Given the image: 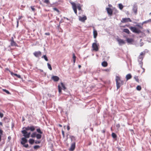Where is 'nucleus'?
<instances>
[{
	"mask_svg": "<svg viewBox=\"0 0 151 151\" xmlns=\"http://www.w3.org/2000/svg\"><path fill=\"white\" fill-rule=\"evenodd\" d=\"M3 116V114L2 113H1V112H0V117L1 118H2Z\"/></svg>",
	"mask_w": 151,
	"mask_h": 151,
	"instance_id": "47",
	"label": "nucleus"
},
{
	"mask_svg": "<svg viewBox=\"0 0 151 151\" xmlns=\"http://www.w3.org/2000/svg\"><path fill=\"white\" fill-rule=\"evenodd\" d=\"M44 2L46 4H48L49 3V0H45V1H44Z\"/></svg>",
	"mask_w": 151,
	"mask_h": 151,
	"instance_id": "42",
	"label": "nucleus"
},
{
	"mask_svg": "<svg viewBox=\"0 0 151 151\" xmlns=\"http://www.w3.org/2000/svg\"><path fill=\"white\" fill-rule=\"evenodd\" d=\"M97 31L95 29H93V37L94 38H96L97 36Z\"/></svg>",
	"mask_w": 151,
	"mask_h": 151,
	"instance_id": "18",
	"label": "nucleus"
},
{
	"mask_svg": "<svg viewBox=\"0 0 151 151\" xmlns=\"http://www.w3.org/2000/svg\"><path fill=\"white\" fill-rule=\"evenodd\" d=\"M24 136V137L22 138L21 140V143L22 145H24V144L27 143L28 142V140L27 139V138L25 136Z\"/></svg>",
	"mask_w": 151,
	"mask_h": 151,
	"instance_id": "9",
	"label": "nucleus"
},
{
	"mask_svg": "<svg viewBox=\"0 0 151 151\" xmlns=\"http://www.w3.org/2000/svg\"><path fill=\"white\" fill-rule=\"evenodd\" d=\"M22 17L21 16H19V17L18 19V20H19V19H21L22 18Z\"/></svg>",
	"mask_w": 151,
	"mask_h": 151,
	"instance_id": "61",
	"label": "nucleus"
},
{
	"mask_svg": "<svg viewBox=\"0 0 151 151\" xmlns=\"http://www.w3.org/2000/svg\"><path fill=\"white\" fill-rule=\"evenodd\" d=\"M17 77H18V78H21V76L19 75H18L17 74Z\"/></svg>",
	"mask_w": 151,
	"mask_h": 151,
	"instance_id": "51",
	"label": "nucleus"
},
{
	"mask_svg": "<svg viewBox=\"0 0 151 151\" xmlns=\"http://www.w3.org/2000/svg\"><path fill=\"white\" fill-rule=\"evenodd\" d=\"M73 59H76V57L75 56V54L74 53L73 54Z\"/></svg>",
	"mask_w": 151,
	"mask_h": 151,
	"instance_id": "44",
	"label": "nucleus"
},
{
	"mask_svg": "<svg viewBox=\"0 0 151 151\" xmlns=\"http://www.w3.org/2000/svg\"><path fill=\"white\" fill-rule=\"evenodd\" d=\"M145 24L147 23H151V19H149L148 20L145 21Z\"/></svg>",
	"mask_w": 151,
	"mask_h": 151,
	"instance_id": "39",
	"label": "nucleus"
},
{
	"mask_svg": "<svg viewBox=\"0 0 151 151\" xmlns=\"http://www.w3.org/2000/svg\"><path fill=\"white\" fill-rule=\"evenodd\" d=\"M127 41L128 43H131L133 41V40L132 38H127Z\"/></svg>",
	"mask_w": 151,
	"mask_h": 151,
	"instance_id": "23",
	"label": "nucleus"
},
{
	"mask_svg": "<svg viewBox=\"0 0 151 151\" xmlns=\"http://www.w3.org/2000/svg\"><path fill=\"white\" fill-rule=\"evenodd\" d=\"M111 136L113 137V138L114 139L116 138L117 137V135L114 132H113L112 133Z\"/></svg>",
	"mask_w": 151,
	"mask_h": 151,
	"instance_id": "31",
	"label": "nucleus"
},
{
	"mask_svg": "<svg viewBox=\"0 0 151 151\" xmlns=\"http://www.w3.org/2000/svg\"><path fill=\"white\" fill-rule=\"evenodd\" d=\"M116 126L117 127H120V125L119 124H117L116 125Z\"/></svg>",
	"mask_w": 151,
	"mask_h": 151,
	"instance_id": "60",
	"label": "nucleus"
},
{
	"mask_svg": "<svg viewBox=\"0 0 151 151\" xmlns=\"http://www.w3.org/2000/svg\"><path fill=\"white\" fill-rule=\"evenodd\" d=\"M106 10L108 14L110 16H112L113 14V11L112 9L109 8H106Z\"/></svg>",
	"mask_w": 151,
	"mask_h": 151,
	"instance_id": "11",
	"label": "nucleus"
},
{
	"mask_svg": "<svg viewBox=\"0 0 151 151\" xmlns=\"http://www.w3.org/2000/svg\"><path fill=\"white\" fill-rule=\"evenodd\" d=\"M28 130H26V129H24L21 131V132L23 134V136H25L27 138H28L30 137L31 132H28L27 131Z\"/></svg>",
	"mask_w": 151,
	"mask_h": 151,
	"instance_id": "4",
	"label": "nucleus"
},
{
	"mask_svg": "<svg viewBox=\"0 0 151 151\" xmlns=\"http://www.w3.org/2000/svg\"><path fill=\"white\" fill-rule=\"evenodd\" d=\"M42 58H43L46 61H48V59L46 55H44L42 57Z\"/></svg>",
	"mask_w": 151,
	"mask_h": 151,
	"instance_id": "32",
	"label": "nucleus"
},
{
	"mask_svg": "<svg viewBox=\"0 0 151 151\" xmlns=\"http://www.w3.org/2000/svg\"><path fill=\"white\" fill-rule=\"evenodd\" d=\"M12 40H14V38H13V37H12L11 38V40H10V41H11Z\"/></svg>",
	"mask_w": 151,
	"mask_h": 151,
	"instance_id": "58",
	"label": "nucleus"
},
{
	"mask_svg": "<svg viewBox=\"0 0 151 151\" xmlns=\"http://www.w3.org/2000/svg\"><path fill=\"white\" fill-rule=\"evenodd\" d=\"M130 29L133 32L139 34L142 33L141 31L138 28L133 27H130Z\"/></svg>",
	"mask_w": 151,
	"mask_h": 151,
	"instance_id": "3",
	"label": "nucleus"
},
{
	"mask_svg": "<svg viewBox=\"0 0 151 151\" xmlns=\"http://www.w3.org/2000/svg\"><path fill=\"white\" fill-rule=\"evenodd\" d=\"M104 70L106 71V72H108L110 71V69H109L107 68V69H104Z\"/></svg>",
	"mask_w": 151,
	"mask_h": 151,
	"instance_id": "45",
	"label": "nucleus"
},
{
	"mask_svg": "<svg viewBox=\"0 0 151 151\" xmlns=\"http://www.w3.org/2000/svg\"><path fill=\"white\" fill-rule=\"evenodd\" d=\"M71 4L72 6V8L75 14L77 15V7L76 6V4L74 2H72L71 3Z\"/></svg>",
	"mask_w": 151,
	"mask_h": 151,
	"instance_id": "8",
	"label": "nucleus"
},
{
	"mask_svg": "<svg viewBox=\"0 0 151 151\" xmlns=\"http://www.w3.org/2000/svg\"><path fill=\"white\" fill-rule=\"evenodd\" d=\"M136 89L138 91H140L141 89V87L139 85L137 86Z\"/></svg>",
	"mask_w": 151,
	"mask_h": 151,
	"instance_id": "38",
	"label": "nucleus"
},
{
	"mask_svg": "<svg viewBox=\"0 0 151 151\" xmlns=\"http://www.w3.org/2000/svg\"><path fill=\"white\" fill-rule=\"evenodd\" d=\"M76 6L77 7V9L78 8V10L80 11L81 10V5L80 4L78 3L76 4Z\"/></svg>",
	"mask_w": 151,
	"mask_h": 151,
	"instance_id": "21",
	"label": "nucleus"
},
{
	"mask_svg": "<svg viewBox=\"0 0 151 151\" xmlns=\"http://www.w3.org/2000/svg\"><path fill=\"white\" fill-rule=\"evenodd\" d=\"M61 86L63 88V89L64 90H65L66 89V87H65L64 84L62 83H61Z\"/></svg>",
	"mask_w": 151,
	"mask_h": 151,
	"instance_id": "33",
	"label": "nucleus"
},
{
	"mask_svg": "<svg viewBox=\"0 0 151 151\" xmlns=\"http://www.w3.org/2000/svg\"><path fill=\"white\" fill-rule=\"evenodd\" d=\"M70 129V127L69 126H68L67 127V129L68 131H69Z\"/></svg>",
	"mask_w": 151,
	"mask_h": 151,
	"instance_id": "53",
	"label": "nucleus"
},
{
	"mask_svg": "<svg viewBox=\"0 0 151 151\" xmlns=\"http://www.w3.org/2000/svg\"><path fill=\"white\" fill-rule=\"evenodd\" d=\"M144 44V43L143 42H141L140 43V47H142V46Z\"/></svg>",
	"mask_w": 151,
	"mask_h": 151,
	"instance_id": "52",
	"label": "nucleus"
},
{
	"mask_svg": "<svg viewBox=\"0 0 151 151\" xmlns=\"http://www.w3.org/2000/svg\"><path fill=\"white\" fill-rule=\"evenodd\" d=\"M34 55L36 57H39L41 55V52L40 51H36L33 53Z\"/></svg>",
	"mask_w": 151,
	"mask_h": 151,
	"instance_id": "13",
	"label": "nucleus"
},
{
	"mask_svg": "<svg viewBox=\"0 0 151 151\" xmlns=\"http://www.w3.org/2000/svg\"><path fill=\"white\" fill-rule=\"evenodd\" d=\"M36 131L39 134H42L43 133L39 127L36 129Z\"/></svg>",
	"mask_w": 151,
	"mask_h": 151,
	"instance_id": "27",
	"label": "nucleus"
},
{
	"mask_svg": "<svg viewBox=\"0 0 151 151\" xmlns=\"http://www.w3.org/2000/svg\"><path fill=\"white\" fill-rule=\"evenodd\" d=\"M53 9L54 10L57 12H59V10L56 8H54Z\"/></svg>",
	"mask_w": 151,
	"mask_h": 151,
	"instance_id": "43",
	"label": "nucleus"
},
{
	"mask_svg": "<svg viewBox=\"0 0 151 151\" xmlns=\"http://www.w3.org/2000/svg\"><path fill=\"white\" fill-rule=\"evenodd\" d=\"M115 81L117 89H118L121 86L124 84V81L121 80L120 77L119 76H116Z\"/></svg>",
	"mask_w": 151,
	"mask_h": 151,
	"instance_id": "1",
	"label": "nucleus"
},
{
	"mask_svg": "<svg viewBox=\"0 0 151 151\" xmlns=\"http://www.w3.org/2000/svg\"><path fill=\"white\" fill-rule=\"evenodd\" d=\"M140 23H137V24L136 25V26L138 27L140 29H142L143 28V27L141 25H140Z\"/></svg>",
	"mask_w": 151,
	"mask_h": 151,
	"instance_id": "28",
	"label": "nucleus"
},
{
	"mask_svg": "<svg viewBox=\"0 0 151 151\" xmlns=\"http://www.w3.org/2000/svg\"><path fill=\"white\" fill-rule=\"evenodd\" d=\"M118 6H119V9L121 10H122L124 7L123 6L121 3H120V4H119Z\"/></svg>",
	"mask_w": 151,
	"mask_h": 151,
	"instance_id": "30",
	"label": "nucleus"
},
{
	"mask_svg": "<svg viewBox=\"0 0 151 151\" xmlns=\"http://www.w3.org/2000/svg\"><path fill=\"white\" fill-rule=\"evenodd\" d=\"M37 133L36 132H34L31 135L30 137L32 138H35L36 137Z\"/></svg>",
	"mask_w": 151,
	"mask_h": 151,
	"instance_id": "24",
	"label": "nucleus"
},
{
	"mask_svg": "<svg viewBox=\"0 0 151 151\" xmlns=\"http://www.w3.org/2000/svg\"><path fill=\"white\" fill-rule=\"evenodd\" d=\"M14 126V125L12 123V128H13Z\"/></svg>",
	"mask_w": 151,
	"mask_h": 151,
	"instance_id": "64",
	"label": "nucleus"
},
{
	"mask_svg": "<svg viewBox=\"0 0 151 151\" xmlns=\"http://www.w3.org/2000/svg\"><path fill=\"white\" fill-rule=\"evenodd\" d=\"M99 44H97L96 42L93 43L92 45V47L93 50L96 51H98L99 50Z\"/></svg>",
	"mask_w": 151,
	"mask_h": 151,
	"instance_id": "6",
	"label": "nucleus"
},
{
	"mask_svg": "<svg viewBox=\"0 0 151 151\" xmlns=\"http://www.w3.org/2000/svg\"><path fill=\"white\" fill-rule=\"evenodd\" d=\"M28 142L31 145H32L35 142V140L33 139H30Z\"/></svg>",
	"mask_w": 151,
	"mask_h": 151,
	"instance_id": "20",
	"label": "nucleus"
},
{
	"mask_svg": "<svg viewBox=\"0 0 151 151\" xmlns=\"http://www.w3.org/2000/svg\"><path fill=\"white\" fill-rule=\"evenodd\" d=\"M31 8L32 11H34L35 10V9L33 6H31Z\"/></svg>",
	"mask_w": 151,
	"mask_h": 151,
	"instance_id": "48",
	"label": "nucleus"
},
{
	"mask_svg": "<svg viewBox=\"0 0 151 151\" xmlns=\"http://www.w3.org/2000/svg\"><path fill=\"white\" fill-rule=\"evenodd\" d=\"M3 90L4 92H6L7 94H11L10 93L8 90H7L6 89H3Z\"/></svg>",
	"mask_w": 151,
	"mask_h": 151,
	"instance_id": "35",
	"label": "nucleus"
},
{
	"mask_svg": "<svg viewBox=\"0 0 151 151\" xmlns=\"http://www.w3.org/2000/svg\"><path fill=\"white\" fill-rule=\"evenodd\" d=\"M76 147V143L75 142L72 143L71 145L70 148L69 149L70 151H73Z\"/></svg>",
	"mask_w": 151,
	"mask_h": 151,
	"instance_id": "12",
	"label": "nucleus"
},
{
	"mask_svg": "<svg viewBox=\"0 0 151 151\" xmlns=\"http://www.w3.org/2000/svg\"><path fill=\"white\" fill-rule=\"evenodd\" d=\"M3 131L1 129H0V134H3Z\"/></svg>",
	"mask_w": 151,
	"mask_h": 151,
	"instance_id": "54",
	"label": "nucleus"
},
{
	"mask_svg": "<svg viewBox=\"0 0 151 151\" xmlns=\"http://www.w3.org/2000/svg\"><path fill=\"white\" fill-rule=\"evenodd\" d=\"M45 35H50V33L49 32H46L45 33Z\"/></svg>",
	"mask_w": 151,
	"mask_h": 151,
	"instance_id": "50",
	"label": "nucleus"
},
{
	"mask_svg": "<svg viewBox=\"0 0 151 151\" xmlns=\"http://www.w3.org/2000/svg\"><path fill=\"white\" fill-rule=\"evenodd\" d=\"M40 142H41V141H38V140H36L35 141V143L36 144H40Z\"/></svg>",
	"mask_w": 151,
	"mask_h": 151,
	"instance_id": "41",
	"label": "nucleus"
},
{
	"mask_svg": "<svg viewBox=\"0 0 151 151\" xmlns=\"http://www.w3.org/2000/svg\"><path fill=\"white\" fill-rule=\"evenodd\" d=\"M117 148L118 149V150H120V151H122V150H121V148L120 147H117Z\"/></svg>",
	"mask_w": 151,
	"mask_h": 151,
	"instance_id": "57",
	"label": "nucleus"
},
{
	"mask_svg": "<svg viewBox=\"0 0 151 151\" xmlns=\"http://www.w3.org/2000/svg\"><path fill=\"white\" fill-rule=\"evenodd\" d=\"M123 32L128 34H130V32L129 31V30L127 28L124 29L123 30Z\"/></svg>",
	"mask_w": 151,
	"mask_h": 151,
	"instance_id": "25",
	"label": "nucleus"
},
{
	"mask_svg": "<svg viewBox=\"0 0 151 151\" xmlns=\"http://www.w3.org/2000/svg\"><path fill=\"white\" fill-rule=\"evenodd\" d=\"M132 76L130 74H128L126 76V78L127 81H128L129 79H130L132 78Z\"/></svg>",
	"mask_w": 151,
	"mask_h": 151,
	"instance_id": "19",
	"label": "nucleus"
},
{
	"mask_svg": "<svg viewBox=\"0 0 151 151\" xmlns=\"http://www.w3.org/2000/svg\"><path fill=\"white\" fill-rule=\"evenodd\" d=\"M62 134L63 137H65L64 132L63 130H62Z\"/></svg>",
	"mask_w": 151,
	"mask_h": 151,
	"instance_id": "46",
	"label": "nucleus"
},
{
	"mask_svg": "<svg viewBox=\"0 0 151 151\" xmlns=\"http://www.w3.org/2000/svg\"><path fill=\"white\" fill-rule=\"evenodd\" d=\"M105 130H104L101 131V132H102V133H104L105 132Z\"/></svg>",
	"mask_w": 151,
	"mask_h": 151,
	"instance_id": "63",
	"label": "nucleus"
},
{
	"mask_svg": "<svg viewBox=\"0 0 151 151\" xmlns=\"http://www.w3.org/2000/svg\"><path fill=\"white\" fill-rule=\"evenodd\" d=\"M58 92L60 93L62 92V88L60 85H58Z\"/></svg>",
	"mask_w": 151,
	"mask_h": 151,
	"instance_id": "29",
	"label": "nucleus"
},
{
	"mask_svg": "<svg viewBox=\"0 0 151 151\" xmlns=\"http://www.w3.org/2000/svg\"><path fill=\"white\" fill-rule=\"evenodd\" d=\"M102 65L104 67H106L108 65L107 62L106 61L103 62L101 63Z\"/></svg>",
	"mask_w": 151,
	"mask_h": 151,
	"instance_id": "22",
	"label": "nucleus"
},
{
	"mask_svg": "<svg viewBox=\"0 0 151 151\" xmlns=\"http://www.w3.org/2000/svg\"><path fill=\"white\" fill-rule=\"evenodd\" d=\"M145 54V52H142L138 58V61L139 64L140 65L141 67H142V66L143 65V62H142V60L143 58V57L142 55H144Z\"/></svg>",
	"mask_w": 151,
	"mask_h": 151,
	"instance_id": "2",
	"label": "nucleus"
},
{
	"mask_svg": "<svg viewBox=\"0 0 151 151\" xmlns=\"http://www.w3.org/2000/svg\"><path fill=\"white\" fill-rule=\"evenodd\" d=\"M117 41L118 42L119 44V45H121L125 43V42L123 40L120 39H118Z\"/></svg>",
	"mask_w": 151,
	"mask_h": 151,
	"instance_id": "14",
	"label": "nucleus"
},
{
	"mask_svg": "<svg viewBox=\"0 0 151 151\" xmlns=\"http://www.w3.org/2000/svg\"><path fill=\"white\" fill-rule=\"evenodd\" d=\"M37 127H35L33 125H31L30 126L24 127L22 129H26V130H30L31 132H34L35 129V128Z\"/></svg>",
	"mask_w": 151,
	"mask_h": 151,
	"instance_id": "5",
	"label": "nucleus"
},
{
	"mask_svg": "<svg viewBox=\"0 0 151 151\" xmlns=\"http://www.w3.org/2000/svg\"><path fill=\"white\" fill-rule=\"evenodd\" d=\"M40 147V146L38 145H36L33 147V148L35 150H37Z\"/></svg>",
	"mask_w": 151,
	"mask_h": 151,
	"instance_id": "34",
	"label": "nucleus"
},
{
	"mask_svg": "<svg viewBox=\"0 0 151 151\" xmlns=\"http://www.w3.org/2000/svg\"><path fill=\"white\" fill-rule=\"evenodd\" d=\"M134 78L137 82H139V79H138V76H134Z\"/></svg>",
	"mask_w": 151,
	"mask_h": 151,
	"instance_id": "36",
	"label": "nucleus"
},
{
	"mask_svg": "<svg viewBox=\"0 0 151 151\" xmlns=\"http://www.w3.org/2000/svg\"><path fill=\"white\" fill-rule=\"evenodd\" d=\"M8 139L9 140H10L11 139V137L10 136H9L8 137Z\"/></svg>",
	"mask_w": 151,
	"mask_h": 151,
	"instance_id": "59",
	"label": "nucleus"
},
{
	"mask_svg": "<svg viewBox=\"0 0 151 151\" xmlns=\"http://www.w3.org/2000/svg\"><path fill=\"white\" fill-rule=\"evenodd\" d=\"M23 146L25 147V148H27L29 147L28 145V144H24V145H22Z\"/></svg>",
	"mask_w": 151,
	"mask_h": 151,
	"instance_id": "40",
	"label": "nucleus"
},
{
	"mask_svg": "<svg viewBox=\"0 0 151 151\" xmlns=\"http://www.w3.org/2000/svg\"><path fill=\"white\" fill-rule=\"evenodd\" d=\"M145 24V21L143 22L142 23H141V26H142L143 24Z\"/></svg>",
	"mask_w": 151,
	"mask_h": 151,
	"instance_id": "56",
	"label": "nucleus"
},
{
	"mask_svg": "<svg viewBox=\"0 0 151 151\" xmlns=\"http://www.w3.org/2000/svg\"><path fill=\"white\" fill-rule=\"evenodd\" d=\"M42 134H37L36 137L37 139H41L42 137Z\"/></svg>",
	"mask_w": 151,
	"mask_h": 151,
	"instance_id": "26",
	"label": "nucleus"
},
{
	"mask_svg": "<svg viewBox=\"0 0 151 151\" xmlns=\"http://www.w3.org/2000/svg\"><path fill=\"white\" fill-rule=\"evenodd\" d=\"M132 10L135 14H137V6L136 3H135L134 4Z\"/></svg>",
	"mask_w": 151,
	"mask_h": 151,
	"instance_id": "7",
	"label": "nucleus"
},
{
	"mask_svg": "<svg viewBox=\"0 0 151 151\" xmlns=\"http://www.w3.org/2000/svg\"><path fill=\"white\" fill-rule=\"evenodd\" d=\"M121 22L122 23H125L128 22H131L132 20L129 18H122Z\"/></svg>",
	"mask_w": 151,
	"mask_h": 151,
	"instance_id": "10",
	"label": "nucleus"
},
{
	"mask_svg": "<svg viewBox=\"0 0 151 151\" xmlns=\"http://www.w3.org/2000/svg\"><path fill=\"white\" fill-rule=\"evenodd\" d=\"M142 69L143 70V72H145V69L144 68H142V67H141Z\"/></svg>",
	"mask_w": 151,
	"mask_h": 151,
	"instance_id": "62",
	"label": "nucleus"
},
{
	"mask_svg": "<svg viewBox=\"0 0 151 151\" xmlns=\"http://www.w3.org/2000/svg\"><path fill=\"white\" fill-rule=\"evenodd\" d=\"M87 19L86 16H84L83 17H79V20L82 22H84Z\"/></svg>",
	"mask_w": 151,
	"mask_h": 151,
	"instance_id": "16",
	"label": "nucleus"
},
{
	"mask_svg": "<svg viewBox=\"0 0 151 151\" xmlns=\"http://www.w3.org/2000/svg\"><path fill=\"white\" fill-rule=\"evenodd\" d=\"M11 74L12 75H14V76H17V74L14 73H11Z\"/></svg>",
	"mask_w": 151,
	"mask_h": 151,
	"instance_id": "49",
	"label": "nucleus"
},
{
	"mask_svg": "<svg viewBox=\"0 0 151 151\" xmlns=\"http://www.w3.org/2000/svg\"><path fill=\"white\" fill-rule=\"evenodd\" d=\"M47 65L48 68L50 70H52V68L51 67V65L50 63H47Z\"/></svg>",
	"mask_w": 151,
	"mask_h": 151,
	"instance_id": "37",
	"label": "nucleus"
},
{
	"mask_svg": "<svg viewBox=\"0 0 151 151\" xmlns=\"http://www.w3.org/2000/svg\"><path fill=\"white\" fill-rule=\"evenodd\" d=\"M52 79L54 81L57 82L59 80V78L57 76H53L52 78Z\"/></svg>",
	"mask_w": 151,
	"mask_h": 151,
	"instance_id": "15",
	"label": "nucleus"
},
{
	"mask_svg": "<svg viewBox=\"0 0 151 151\" xmlns=\"http://www.w3.org/2000/svg\"><path fill=\"white\" fill-rule=\"evenodd\" d=\"M70 138L71 139V141H72V139L73 138H75V137L73 136H71L70 137Z\"/></svg>",
	"mask_w": 151,
	"mask_h": 151,
	"instance_id": "55",
	"label": "nucleus"
},
{
	"mask_svg": "<svg viewBox=\"0 0 151 151\" xmlns=\"http://www.w3.org/2000/svg\"><path fill=\"white\" fill-rule=\"evenodd\" d=\"M10 44L11 46L18 47L17 44L14 40H12L11 41Z\"/></svg>",
	"mask_w": 151,
	"mask_h": 151,
	"instance_id": "17",
	"label": "nucleus"
}]
</instances>
